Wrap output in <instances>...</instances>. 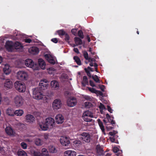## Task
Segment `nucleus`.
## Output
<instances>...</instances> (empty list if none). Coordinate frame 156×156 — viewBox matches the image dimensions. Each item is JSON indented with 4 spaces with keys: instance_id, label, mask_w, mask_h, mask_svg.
Returning <instances> with one entry per match:
<instances>
[{
    "instance_id": "obj_1",
    "label": "nucleus",
    "mask_w": 156,
    "mask_h": 156,
    "mask_svg": "<svg viewBox=\"0 0 156 156\" xmlns=\"http://www.w3.org/2000/svg\"><path fill=\"white\" fill-rule=\"evenodd\" d=\"M55 123L54 120L51 117L47 118L44 123L40 124V126L41 130L45 131L48 128H51Z\"/></svg>"
},
{
    "instance_id": "obj_2",
    "label": "nucleus",
    "mask_w": 156,
    "mask_h": 156,
    "mask_svg": "<svg viewBox=\"0 0 156 156\" xmlns=\"http://www.w3.org/2000/svg\"><path fill=\"white\" fill-rule=\"evenodd\" d=\"M33 98L37 100L42 99L44 96L42 93L41 90L38 87L33 90Z\"/></svg>"
},
{
    "instance_id": "obj_3",
    "label": "nucleus",
    "mask_w": 156,
    "mask_h": 156,
    "mask_svg": "<svg viewBox=\"0 0 156 156\" xmlns=\"http://www.w3.org/2000/svg\"><path fill=\"white\" fill-rule=\"evenodd\" d=\"M14 86L16 89L19 92H23L25 90V85L21 81H16L14 83Z\"/></svg>"
},
{
    "instance_id": "obj_4",
    "label": "nucleus",
    "mask_w": 156,
    "mask_h": 156,
    "mask_svg": "<svg viewBox=\"0 0 156 156\" xmlns=\"http://www.w3.org/2000/svg\"><path fill=\"white\" fill-rule=\"evenodd\" d=\"M28 76V75L27 73L23 71H19L17 74V78L22 80H27Z\"/></svg>"
},
{
    "instance_id": "obj_5",
    "label": "nucleus",
    "mask_w": 156,
    "mask_h": 156,
    "mask_svg": "<svg viewBox=\"0 0 156 156\" xmlns=\"http://www.w3.org/2000/svg\"><path fill=\"white\" fill-rule=\"evenodd\" d=\"M14 103L16 106L20 107L22 105L24 100L20 95H17L14 98Z\"/></svg>"
},
{
    "instance_id": "obj_6",
    "label": "nucleus",
    "mask_w": 156,
    "mask_h": 156,
    "mask_svg": "<svg viewBox=\"0 0 156 156\" xmlns=\"http://www.w3.org/2000/svg\"><path fill=\"white\" fill-rule=\"evenodd\" d=\"M96 155L98 156H101L104 155L105 152L103 150V147L99 144L97 145L96 147Z\"/></svg>"
},
{
    "instance_id": "obj_7",
    "label": "nucleus",
    "mask_w": 156,
    "mask_h": 156,
    "mask_svg": "<svg viewBox=\"0 0 156 156\" xmlns=\"http://www.w3.org/2000/svg\"><path fill=\"white\" fill-rule=\"evenodd\" d=\"M76 98L73 97H71L68 98L67 101V105L70 107H73L76 105Z\"/></svg>"
},
{
    "instance_id": "obj_8",
    "label": "nucleus",
    "mask_w": 156,
    "mask_h": 156,
    "mask_svg": "<svg viewBox=\"0 0 156 156\" xmlns=\"http://www.w3.org/2000/svg\"><path fill=\"white\" fill-rule=\"evenodd\" d=\"M62 103L60 100L59 99L55 100L52 104L53 108L54 109H58L61 107Z\"/></svg>"
},
{
    "instance_id": "obj_9",
    "label": "nucleus",
    "mask_w": 156,
    "mask_h": 156,
    "mask_svg": "<svg viewBox=\"0 0 156 156\" xmlns=\"http://www.w3.org/2000/svg\"><path fill=\"white\" fill-rule=\"evenodd\" d=\"M34 156H47L48 154V151L47 149L44 148L42 150L41 153L34 151Z\"/></svg>"
},
{
    "instance_id": "obj_10",
    "label": "nucleus",
    "mask_w": 156,
    "mask_h": 156,
    "mask_svg": "<svg viewBox=\"0 0 156 156\" xmlns=\"http://www.w3.org/2000/svg\"><path fill=\"white\" fill-rule=\"evenodd\" d=\"M80 138L86 142L90 141V138L89 134L87 133H83L80 134Z\"/></svg>"
},
{
    "instance_id": "obj_11",
    "label": "nucleus",
    "mask_w": 156,
    "mask_h": 156,
    "mask_svg": "<svg viewBox=\"0 0 156 156\" xmlns=\"http://www.w3.org/2000/svg\"><path fill=\"white\" fill-rule=\"evenodd\" d=\"M48 84L47 83V80H44L41 81L39 84V88L41 90H45L47 89Z\"/></svg>"
},
{
    "instance_id": "obj_12",
    "label": "nucleus",
    "mask_w": 156,
    "mask_h": 156,
    "mask_svg": "<svg viewBox=\"0 0 156 156\" xmlns=\"http://www.w3.org/2000/svg\"><path fill=\"white\" fill-rule=\"evenodd\" d=\"M12 85V82L9 79L5 80L4 83V86L6 89L11 88Z\"/></svg>"
},
{
    "instance_id": "obj_13",
    "label": "nucleus",
    "mask_w": 156,
    "mask_h": 156,
    "mask_svg": "<svg viewBox=\"0 0 156 156\" xmlns=\"http://www.w3.org/2000/svg\"><path fill=\"white\" fill-rule=\"evenodd\" d=\"M60 143L63 146H66L70 143L69 139L66 137H62L60 140Z\"/></svg>"
},
{
    "instance_id": "obj_14",
    "label": "nucleus",
    "mask_w": 156,
    "mask_h": 156,
    "mask_svg": "<svg viewBox=\"0 0 156 156\" xmlns=\"http://www.w3.org/2000/svg\"><path fill=\"white\" fill-rule=\"evenodd\" d=\"M5 131L6 133L9 135L14 136L15 134V132L11 126L6 127Z\"/></svg>"
},
{
    "instance_id": "obj_15",
    "label": "nucleus",
    "mask_w": 156,
    "mask_h": 156,
    "mask_svg": "<svg viewBox=\"0 0 156 156\" xmlns=\"http://www.w3.org/2000/svg\"><path fill=\"white\" fill-rule=\"evenodd\" d=\"M44 57L51 64L54 65L55 63V60L51 56L48 54H46L44 55Z\"/></svg>"
},
{
    "instance_id": "obj_16",
    "label": "nucleus",
    "mask_w": 156,
    "mask_h": 156,
    "mask_svg": "<svg viewBox=\"0 0 156 156\" xmlns=\"http://www.w3.org/2000/svg\"><path fill=\"white\" fill-rule=\"evenodd\" d=\"M25 65L27 67L30 68H32L34 65V63L33 61L30 59H27L25 60Z\"/></svg>"
},
{
    "instance_id": "obj_17",
    "label": "nucleus",
    "mask_w": 156,
    "mask_h": 156,
    "mask_svg": "<svg viewBox=\"0 0 156 156\" xmlns=\"http://www.w3.org/2000/svg\"><path fill=\"white\" fill-rule=\"evenodd\" d=\"M6 47L9 51H12L14 49V44L12 42H7L6 43Z\"/></svg>"
},
{
    "instance_id": "obj_18",
    "label": "nucleus",
    "mask_w": 156,
    "mask_h": 156,
    "mask_svg": "<svg viewBox=\"0 0 156 156\" xmlns=\"http://www.w3.org/2000/svg\"><path fill=\"white\" fill-rule=\"evenodd\" d=\"M26 122L29 123L33 122L35 119V118L34 116L30 114L27 115L26 116Z\"/></svg>"
},
{
    "instance_id": "obj_19",
    "label": "nucleus",
    "mask_w": 156,
    "mask_h": 156,
    "mask_svg": "<svg viewBox=\"0 0 156 156\" xmlns=\"http://www.w3.org/2000/svg\"><path fill=\"white\" fill-rule=\"evenodd\" d=\"M3 70L5 74L8 75L11 72V69L9 66L8 64H6Z\"/></svg>"
},
{
    "instance_id": "obj_20",
    "label": "nucleus",
    "mask_w": 156,
    "mask_h": 156,
    "mask_svg": "<svg viewBox=\"0 0 156 156\" xmlns=\"http://www.w3.org/2000/svg\"><path fill=\"white\" fill-rule=\"evenodd\" d=\"M56 122L58 124H61L63 122V117L61 114L57 115L55 117Z\"/></svg>"
},
{
    "instance_id": "obj_21",
    "label": "nucleus",
    "mask_w": 156,
    "mask_h": 156,
    "mask_svg": "<svg viewBox=\"0 0 156 156\" xmlns=\"http://www.w3.org/2000/svg\"><path fill=\"white\" fill-rule=\"evenodd\" d=\"M50 84L51 87L54 89L56 90L58 88L59 84L56 80H53L52 81Z\"/></svg>"
},
{
    "instance_id": "obj_22",
    "label": "nucleus",
    "mask_w": 156,
    "mask_h": 156,
    "mask_svg": "<svg viewBox=\"0 0 156 156\" xmlns=\"http://www.w3.org/2000/svg\"><path fill=\"white\" fill-rule=\"evenodd\" d=\"M38 63L39 66L42 69H45L46 64L42 58H39L38 59Z\"/></svg>"
},
{
    "instance_id": "obj_23",
    "label": "nucleus",
    "mask_w": 156,
    "mask_h": 156,
    "mask_svg": "<svg viewBox=\"0 0 156 156\" xmlns=\"http://www.w3.org/2000/svg\"><path fill=\"white\" fill-rule=\"evenodd\" d=\"M48 150L49 152L51 153H55L57 151V150L55 147L52 145H50L48 147Z\"/></svg>"
},
{
    "instance_id": "obj_24",
    "label": "nucleus",
    "mask_w": 156,
    "mask_h": 156,
    "mask_svg": "<svg viewBox=\"0 0 156 156\" xmlns=\"http://www.w3.org/2000/svg\"><path fill=\"white\" fill-rule=\"evenodd\" d=\"M65 156H75L76 153L75 151L71 150H67L64 153Z\"/></svg>"
},
{
    "instance_id": "obj_25",
    "label": "nucleus",
    "mask_w": 156,
    "mask_h": 156,
    "mask_svg": "<svg viewBox=\"0 0 156 156\" xmlns=\"http://www.w3.org/2000/svg\"><path fill=\"white\" fill-rule=\"evenodd\" d=\"M14 49H19L22 48L23 46L19 42H16L14 44Z\"/></svg>"
},
{
    "instance_id": "obj_26",
    "label": "nucleus",
    "mask_w": 156,
    "mask_h": 156,
    "mask_svg": "<svg viewBox=\"0 0 156 156\" xmlns=\"http://www.w3.org/2000/svg\"><path fill=\"white\" fill-rule=\"evenodd\" d=\"M6 114L9 115L13 116L14 115V111L12 109L8 108L6 111Z\"/></svg>"
},
{
    "instance_id": "obj_27",
    "label": "nucleus",
    "mask_w": 156,
    "mask_h": 156,
    "mask_svg": "<svg viewBox=\"0 0 156 156\" xmlns=\"http://www.w3.org/2000/svg\"><path fill=\"white\" fill-rule=\"evenodd\" d=\"M83 116H85V118L87 116L90 118H93V113L89 111L85 112L83 114Z\"/></svg>"
},
{
    "instance_id": "obj_28",
    "label": "nucleus",
    "mask_w": 156,
    "mask_h": 156,
    "mask_svg": "<svg viewBox=\"0 0 156 156\" xmlns=\"http://www.w3.org/2000/svg\"><path fill=\"white\" fill-rule=\"evenodd\" d=\"M33 54H37L39 52V49L36 47H33L30 49Z\"/></svg>"
},
{
    "instance_id": "obj_29",
    "label": "nucleus",
    "mask_w": 156,
    "mask_h": 156,
    "mask_svg": "<svg viewBox=\"0 0 156 156\" xmlns=\"http://www.w3.org/2000/svg\"><path fill=\"white\" fill-rule=\"evenodd\" d=\"M74 41L77 45H81L82 44V40L78 37H75L74 38Z\"/></svg>"
},
{
    "instance_id": "obj_30",
    "label": "nucleus",
    "mask_w": 156,
    "mask_h": 156,
    "mask_svg": "<svg viewBox=\"0 0 156 156\" xmlns=\"http://www.w3.org/2000/svg\"><path fill=\"white\" fill-rule=\"evenodd\" d=\"M98 121L99 126L102 132H104L105 129L103 122L101 121L100 119H98Z\"/></svg>"
},
{
    "instance_id": "obj_31",
    "label": "nucleus",
    "mask_w": 156,
    "mask_h": 156,
    "mask_svg": "<svg viewBox=\"0 0 156 156\" xmlns=\"http://www.w3.org/2000/svg\"><path fill=\"white\" fill-rule=\"evenodd\" d=\"M19 156H27L26 152L23 150H19L17 152Z\"/></svg>"
},
{
    "instance_id": "obj_32",
    "label": "nucleus",
    "mask_w": 156,
    "mask_h": 156,
    "mask_svg": "<svg viewBox=\"0 0 156 156\" xmlns=\"http://www.w3.org/2000/svg\"><path fill=\"white\" fill-rule=\"evenodd\" d=\"M73 59L75 62H76L78 65H81V61L80 58L77 56H74L73 57Z\"/></svg>"
},
{
    "instance_id": "obj_33",
    "label": "nucleus",
    "mask_w": 156,
    "mask_h": 156,
    "mask_svg": "<svg viewBox=\"0 0 156 156\" xmlns=\"http://www.w3.org/2000/svg\"><path fill=\"white\" fill-rule=\"evenodd\" d=\"M17 127L20 130L24 129L26 128V126L23 124L21 123H18L17 124Z\"/></svg>"
},
{
    "instance_id": "obj_34",
    "label": "nucleus",
    "mask_w": 156,
    "mask_h": 156,
    "mask_svg": "<svg viewBox=\"0 0 156 156\" xmlns=\"http://www.w3.org/2000/svg\"><path fill=\"white\" fill-rule=\"evenodd\" d=\"M23 113V111L22 110H18L14 111V115L20 116L22 115Z\"/></svg>"
},
{
    "instance_id": "obj_35",
    "label": "nucleus",
    "mask_w": 156,
    "mask_h": 156,
    "mask_svg": "<svg viewBox=\"0 0 156 156\" xmlns=\"http://www.w3.org/2000/svg\"><path fill=\"white\" fill-rule=\"evenodd\" d=\"M83 82L82 83V85L83 86H85L86 85H88V79L86 76H84L83 78Z\"/></svg>"
},
{
    "instance_id": "obj_36",
    "label": "nucleus",
    "mask_w": 156,
    "mask_h": 156,
    "mask_svg": "<svg viewBox=\"0 0 156 156\" xmlns=\"http://www.w3.org/2000/svg\"><path fill=\"white\" fill-rule=\"evenodd\" d=\"M35 144L37 146H40L42 144V140L39 138L36 139L35 141Z\"/></svg>"
},
{
    "instance_id": "obj_37",
    "label": "nucleus",
    "mask_w": 156,
    "mask_h": 156,
    "mask_svg": "<svg viewBox=\"0 0 156 156\" xmlns=\"http://www.w3.org/2000/svg\"><path fill=\"white\" fill-rule=\"evenodd\" d=\"M57 32L60 37L64 35L66 33L63 30H59L57 31Z\"/></svg>"
},
{
    "instance_id": "obj_38",
    "label": "nucleus",
    "mask_w": 156,
    "mask_h": 156,
    "mask_svg": "<svg viewBox=\"0 0 156 156\" xmlns=\"http://www.w3.org/2000/svg\"><path fill=\"white\" fill-rule=\"evenodd\" d=\"M92 78L96 83H100V80L98 78V76L97 75L92 76Z\"/></svg>"
},
{
    "instance_id": "obj_39",
    "label": "nucleus",
    "mask_w": 156,
    "mask_h": 156,
    "mask_svg": "<svg viewBox=\"0 0 156 156\" xmlns=\"http://www.w3.org/2000/svg\"><path fill=\"white\" fill-rule=\"evenodd\" d=\"M87 88L88 90L92 93L96 94L98 93V90H97L93 88L88 87Z\"/></svg>"
},
{
    "instance_id": "obj_40",
    "label": "nucleus",
    "mask_w": 156,
    "mask_h": 156,
    "mask_svg": "<svg viewBox=\"0 0 156 156\" xmlns=\"http://www.w3.org/2000/svg\"><path fill=\"white\" fill-rule=\"evenodd\" d=\"M85 107L87 108H90L92 105L91 102L87 101L84 103Z\"/></svg>"
},
{
    "instance_id": "obj_41",
    "label": "nucleus",
    "mask_w": 156,
    "mask_h": 156,
    "mask_svg": "<svg viewBox=\"0 0 156 156\" xmlns=\"http://www.w3.org/2000/svg\"><path fill=\"white\" fill-rule=\"evenodd\" d=\"M83 55L84 58L87 60H88L89 58L90 57H89L88 54L86 51H84L83 54Z\"/></svg>"
},
{
    "instance_id": "obj_42",
    "label": "nucleus",
    "mask_w": 156,
    "mask_h": 156,
    "mask_svg": "<svg viewBox=\"0 0 156 156\" xmlns=\"http://www.w3.org/2000/svg\"><path fill=\"white\" fill-rule=\"evenodd\" d=\"M81 141L79 140H75L73 142V144L77 146H79L81 144Z\"/></svg>"
},
{
    "instance_id": "obj_43",
    "label": "nucleus",
    "mask_w": 156,
    "mask_h": 156,
    "mask_svg": "<svg viewBox=\"0 0 156 156\" xmlns=\"http://www.w3.org/2000/svg\"><path fill=\"white\" fill-rule=\"evenodd\" d=\"M78 36L81 39H83L84 37L83 33L81 30H80L78 31Z\"/></svg>"
},
{
    "instance_id": "obj_44",
    "label": "nucleus",
    "mask_w": 156,
    "mask_h": 156,
    "mask_svg": "<svg viewBox=\"0 0 156 156\" xmlns=\"http://www.w3.org/2000/svg\"><path fill=\"white\" fill-rule=\"evenodd\" d=\"M65 36V39L66 41L68 43H69V40L70 37L69 35L67 34L66 33L64 35Z\"/></svg>"
},
{
    "instance_id": "obj_45",
    "label": "nucleus",
    "mask_w": 156,
    "mask_h": 156,
    "mask_svg": "<svg viewBox=\"0 0 156 156\" xmlns=\"http://www.w3.org/2000/svg\"><path fill=\"white\" fill-rule=\"evenodd\" d=\"M21 146L23 149H25L27 148V144L25 142H22L21 143Z\"/></svg>"
},
{
    "instance_id": "obj_46",
    "label": "nucleus",
    "mask_w": 156,
    "mask_h": 156,
    "mask_svg": "<svg viewBox=\"0 0 156 156\" xmlns=\"http://www.w3.org/2000/svg\"><path fill=\"white\" fill-rule=\"evenodd\" d=\"M118 132L117 131L113 130L112 132H109V134L112 136H115V135Z\"/></svg>"
},
{
    "instance_id": "obj_47",
    "label": "nucleus",
    "mask_w": 156,
    "mask_h": 156,
    "mask_svg": "<svg viewBox=\"0 0 156 156\" xmlns=\"http://www.w3.org/2000/svg\"><path fill=\"white\" fill-rule=\"evenodd\" d=\"M119 151V149L117 147H114L113 148V151L114 153H117L116 155H119V154L117 153L118 151Z\"/></svg>"
},
{
    "instance_id": "obj_48",
    "label": "nucleus",
    "mask_w": 156,
    "mask_h": 156,
    "mask_svg": "<svg viewBox=\"0 0 156 156\" xmlns=\"http://www.w3.org/2000/svg\"><path fill=\"white\" fill-rule=\"evenodd\" d=\"M99 107L101 110V109L102 110L105 109L104 105L101 103H100Z\"/></svg>"
},
{
    "instance_id": "obj_49",
    "label": "nucleus",
    "mask_w": 156,
    "mask_h": 156,
    "mask_svg": "<svg viewBox=\"0 0 156 156\" xmlns=\"http://www.w3.org/2000/svg\"><path fill=\"white\" fill-rule=\"evenodd\" d=\"M84 70H85V72L87 73V76H89L90 77L91 76L90 73V71L88 70L87 69V68H85L84 69Z\"/></svg>"
},
{
    "instance_id": "obj_50",
    "label": "nucleus",
    "mask_w": 156,
    "mask_h": 156,
    "mask_svg": "<svg viewBox=\"0 0 156 156\" xmlns=\"http://www.w3.org/2000/svg\"><path fill=\"white\" fill-rule=\"evenodd\" d=\"M83 119L86 122H90L92 119L90 118H88V117L87 116L85 118V116H83Z\"/></svg>"
},
{
    "instance_id": "obj_51",
    "label": "nucleus",
    "mask_w": 156,
    "mask_h": 156,
    "mask_svg": "<svg viewBox=\"0 0 156 156\" xmlns=\"http://www.w3.org/2000/svg\"><path fill=\"white\" fill-rule=\"evenodd\" d=\"M72 33L74 35H75L76 33L77 30L76 29H73L71 30Z\"/></svg>"
},
{
    "instance_id": "obj_52",
    "label": "nucleus",
    "mask_w": 156,
    "mask_h": 156,
    "mask_svg": "<svg viewBox=\"0 0 156 156\" xmlns=\"http://www.w3.org/2000/svg\"><path fill=\"white\" fill-rule=\"evenodd\" d=\"M107 109L108 111L111 113H112L113 110L111 108V107L107 105Z\"/></svg>"
},
{
    "instance_id": "obj_53",
    "label": "nucleus",
    "mask_w": 156,
    "mask_h": 156,
    "mask_svg": "<svg viewBox=\"0 0 156 156\" xmlns=\"http://www.w3.org/2000/svg\"><path fill=\"white\" fill-rule=\"evenodd\" d=\"M89 82H90V85L91 86H92V87H95V84H94V82L92 80H90L89 81Z\"/></svg>"
},
{
    "instance_id": "obj_54",
    "label": "nucleus",
    "mask_w": 156,
    "mask_h": 156,
    "mask_svg": "<svg viewBox=\"0 0 156 156\" xmlns=\"http://www.w3.org/2000/svg\"><path fill=\"white\" fill-rule=\"evenodd\" d=\"M51 41L55 43H56L58 42V40L56 38H53L51 39Z\"/></svg>"
},
{
    "instance_id": "obj_55",
    "label": "nucleus",
    "mask_w": 156,
    "mask_h": 156,
    "mask_svg": "<svg viewBox=\"0 0 156 156\" xmlns=\"http://www.w3.org/2000/svg\"><path fill=\"white\" fill-rule=\"evenodd\" d=\"M100 89H101V90L102 91L104 92V90L105 89V87L104 85H100Z\"/></svg>"
},
{
    "instance_id": "obj_56",
    "label": "nucleus",
    "mask_w": 156,
    "mask_h": 156,
    "mask_svg": "<svg viewBox=\"0 0 156 156\" xmlns=\"http://www.w3.org/2000/svg\"><path fill=\"white\" fill-rule=\"evenodd\" d=\"M88 62H95L96 60L94 58H91L90 57L89 58L88 60Z\"/></svg>"
},
{
    "instance_id": "obj_57",
    "label": "nucleus",
    "mask_w": 156,
    "mask_h": 156,
    "mask_svg": "<svg viewBox=\"0 0 156 156\" xmlns=\"http://www.w3.org/2000/svg\"><path fill=\"white\" fill-rule=\"evenodd\" d=\"M25 41L26 43H30L32 41V40L30 39H25Z\"/></svg>"
},
{
    "instance_id": "obj_58",
    "label": "nucleus",
    "mask_w": 156,
    "mask_h": 156,
    "mask_svg": "<svg viewBox=\"0 0 156 156\" xmlns=\"http://www.w3.org/2000/svg\"><path fill=\"white\" fill-rule=\"evenodd\" d=\"M73 51L76 53L79 54V51L78 49L77 48H75L73 49Z\"/></svg>"
},
{
    "instance_id": "obj_59",
    "label": "nucleus",
    "mask_w": 156,
    "mask_h": 156,
    "mask_svg": "<svg viewBox=\"0 0 156 156\" xmlns=\"http://www.w3.org/2000/svg\"><path fill=\"white\" fill-rule=\"evenodd\" d=\"M110 139L111 141L112 142H114L115 140V136H112V137H110Z\"/></svg>"
},
{
    "instance_id": "obj_60",
    "label": "nucleus",
    "mask_w": 156,
    "mask_h": 156,
    "mask_svg": "<svg viewBox=\"0 0 156 156\" xmlns=\"http://www.w3.org/2000/svg\"><path fill=\"white\" fill-rule=\"evenodd\" d=\"M111 124L113 126L114 124H115V121L113 120V119H112V120L111 122Z\"/></svg>"
},
{
    "instance_id": "obj_61",
    "label": "nucleus",
    "mask_w": 156,
    "mask_h": 156,
    "mask_svg": "<svg viewBox=\"0 0 156 156\" xmlns=\"http://www.w3.org/2000/svg\"><path fill=\"white\" fill-rule=\"evenodd\" d=\"M87 39L88 42H90V38L89 35H87Z\"/></svg>"
},
{
    "instance_id": "obj_62",
    "label": "nucleus",
    "mask_w": 156,
    "mask_h": 156,
    "mask_svg": "<svg viewBox=\"0 0 156 156\" xmlns=\"http://www.w3.org/2000/svg\"><path fill=\"white\" fill-rule=\"evenodd\" d=\"M92 48H91L90 47L89 48V51L90 52L91 54H94V53H92Z\"/></svg>"
},
{
    "instance_id": "obj_63",
    "label": "nucleus",
    "mask_w": 156,
    "mask_h": 156,
    "mask_svg": "<svg viewBox=\"0 0 156 156\" xmlns=\"http://www.w3.org/2000/svg\"><path fill=\"white\" fill-rule=\"evenodd\" d=\"M106 117L107 119H108V118H111V117L108 113L106 114Z\"/></svg>"
},
{
    "instance_id": "obj_64",
    "label": "nucleus",
    "mask_w": 156,
    "mask_h": 156,
    "mask_svg": "<svg viewBox=\"0 0 156 156\" xmlns=\"http://www.w3.org/2000/svg\"><path fill=\"white\" fill-rule=\"evenodd\" d=\"M90 62V63L89 64L90 66H94L93 62Z\"/></svg>"
}]
</instances>
